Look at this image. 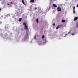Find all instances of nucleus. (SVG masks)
Returning <instances> with one entry per match:
<instances>
[{
    "mask_svg": "<svg viewBox=\"0 0 78 78\" xmlns=\"http://www.w3.org/2000/svg\"><path fill=\"white\" fill-rule=\"evenodd\" d=\"M77 19H78V17H75V18H74V21H76L77 20Z\"/></svg>",
    "mask_w": 78,
    "mask_h": 78,
    "instance_id": "nucleus-5",
    "label": "nucleus"
},
{
    "mask_svg": "<svg viewBox=\"0 0 78 78\" xmlns=\"http://www.w3.org/2000/svg\"><path fill=\"white\" fill-rule=\"evenodd\" d=\"M1 9L0 8V11H1Z\"/></svg>",
    "mask_w": 78,
    "mask_h": 78,
    "instance_id": "nucleus-24",
    "label": "nucleus"
},
{
    "mask_svg": "<svg viewBox=\"0 0 78 78\" xmlns=\"http://www.w3.org/2000/svg\"><path fill=\"white\" fill-rule=\"evenodd\" d=\"M69 33H70V32H68V34H69Z\"/></svg>",
    "mask_w": 78,
    "mask_h": 78,
    "instance_id": "nucleus-25",
    "label": "nucleus"
},
{
    "mask_svg": "<svg viewBox=\"0 0 78 78\" xmlns=\"http://www.w3.org/2000/svg\"><path fill=\"white\" fill-rule=\"evenodd\" d=\"M36 36H35L34 37V39H36Z\"/></svg>",
    "mask_w": 78,
    "mask_h": 78,
    "instance_id": "nucleus-14",
    "label": "nucleus"
},
{
    "mask_svg": "<svg viewBox=\"0 0 78 78\" xmlns=\"http://www.w3.org/2000/svg\"><path fill=\"white\" fill-rule=\"evenodd\" d=\"M23 25H24V27H25V28H26V29H27V27L26 23H23Z\"/></svg>",
    "mask_w": 78,
    "mask_h": 78,
    "instance_id": "nucleus-2",
    "label": "nucleus"
},
{
    "mask_svg": "<svg viewBox=\"0 0 78 78\" xmlns=\"http://www.w3.org/2000/svg\"><path fill=\"white\" fill-rule=\"evenodd\" d=\"M22 19L21 18L19 19V22H20L21 21Z\"/></svg>",
    "mask_w": 78,
    "mask_h": 78,
    "instance_id": "nucleus-11",
    "label": "nucleus"
},
{
    "mask_svg": "<svg viewBox=\"0 0 78 78\" xmlns=\"http://www.w3.org/2000/svg\"><path fill=\"white\" fill-rule=\"evenodd\" d=\"M77 27H78V25H77Z\"/></svg>",
    "mask_w": 78,
    "mask_h": 78,
    "instance_id": "nucleus-23",
    "label": "nucleus"
},
{
    "mask_svg": "<svg viewBox=\"0 0 78 78\" xmlns=\"http://www.w3.org/2000/svg\"><path fill=\"white\" fill-rule=\"evenodd\" d=\"M62 23L65 22V20H62Z\"/></svg>",
    "mask_w": 78,
    "mask_h": 78,
    "instance_id": "nucleus-9",
    "label": "nucleus"
},
{
    "mask_svg": "<svg viewBox=\"0 0 78 78\" xmlns=\"http://www.w3.org/2000/svg\"><path fill=\"white\" fill-rule=\"evenodd\" d=\"M57 11L61 12V8H60V7H57Z\"/></svg>",
    "mask_w": 78,
    "mask_h": 78,
    "instance_id": "nucleus-1",
    "label": "nucleus"
},
{
    "mask_svg": "<svg viewBox=\"0 0 78 78\" xmlns=\"http://www.w3.org/2000/svg\"><path fill=\"white\" fill-rule=\"evenodd\" d=\"M26 34H27V35L28 34V31H27V33H26Z\"/></svg>",
    "mask_w": 78,
    "mask_h": 78,
    "instance_id": "nucleus-15",
    "label": "nucleus"
},
{
    "mask_svg": "<svg viewBox=\"0 0 78 78\" xmlns=\"http://www.w3.org/2000/svg\"><path fill=\"white\" fill-rule=\"evenodd\" d=\"M10 4H12V3L10 2Z\"/></svg>",
    "mask_w": 78,
    "mask_h": 78,
    "instance_id": "nucleus-18",
    "label": "nucleus"
},
{
    "mask_svg": "<svg viewBox=\"0 0 78 78\" xmlns=\"http://www.w3.org/2000/svg\"><path fill=\"white\" fill-rule=\"evenodd\" d=\"M7 5H10V4H7Z\"/></svg>",
    "mask_w": 78,
    "mask_h": 78,
    "instance_id": "nucleus-21",
    "label": "nucleus"
},
{
    "mask_svg": "<svg viewBox=\"0 0 78 78\" xmlns=\"http://www.w3.org/2000/svg\"><path fill=\"white\" fill-rule=\"evenodd\" d=\"M30 2L33 3V2H34V0H30Z\"/></svg>",
    "mask_w": 78,
    "mask_h": 78,
    "instance_id": "nucleus-10",
    "label": "nucleus"
},
{
    "mask_svg": "<svg viewBox=\"0 0 78 78\" xmlns=\"http://www.w3.org/2000/svg\"><path fill=\"white\" fill-rule=\"evenodd\" d=\"M61 27V25H58V26H57V27H56V29H59V28H60V27Z\"/></svg>",
    "mask_w": 78,
    "mask_h": 78,
    "instance_id": "nucleus-3",
    "label": "nucleus"
},
{
    "mask_svg": "<svg viewBox=\"0 0 78 78\" xmlns=\"http://www.w3.org/2000/svg\"><path fill=\"white\" fill-rule=\"evenodd\" d=\"M67 36V34H65V36H64V37H66Z\"/></svg>",
    "mask_w": 78,
    "mask_h": 78,
    "instance_id": "nucleus-20",
    "label": "nucleus"
},
{
    "mask_svg": "<svg viewBox=\"0 0 78 78\" xmlns=\"http://www.w3.org/2000/svg\"><path fill=\"white\" fill-rule=\"evenodd\" d=\"M41 38H42V39H44V35L42 36V37H41Z\"/></svg>",
    "mask_w": 78,
    "mask_h": 78,
    "instance_id": "nucleus-12",
    "label": "nucleus"
},
{
    "mask_svg": "<svg viewBox=\"0 0 78 78\" xmlns=\"http://www.w3.org/2000/svg\"><path fill=\"white\" fill-rule=\"evenodd\" d=\"M53 6L54 7H57V5H56V4H53Z\"/></svg>",
    "mask_w": 78,
    "mask_h": 78,
    "instance_id": "nucleus-4",
    "label": "nucleus"
},
{
    "mask_svg": "<svg viewBox=\"0 0 78 78\" xmlns=\"http://www.w3.org/2000/svg\"><path fill=\"white\" fill-rule=\"evenodd\" d=\"M55 25V23L53 24V26H54Z\"/></svg>",
    "mask_w": 78,
    "mask_h": 78,
    "instance_id": "nucleus-16",
    "label": "nucleus"
},
{
    "mask_svg": "<svg viewBox=\"0 0 78 78\" xmlns=\"http://www.w3.org/2000/svg\"><path fill=\"white\" fill-rule=\"evenodd\" d=\"M42 44V42H38V44L39 45H41V44Z\"/></svg>",
    "mask_w": 78,
    "mask_h": 78,
    "instance_id": "nucleus-8",
    "label": "nucleus"
},
{
    "mask_svg": "<svg viewBox=\"0 0 78 78\" xmlns=\"http://www.w3.org/2000/svg\"><path fill=\"white\" fill-rule=\"evenodd\" d=\"M71 35H72V36H74V34H71Z\"/></svg>",
    "mask_w": 78,
    "mask_h": 78,
    "instance_id": "nucleus-17",
    "label": "nucleus"
},
{
    "mask_svg": "<svg viewBox=\"0 0 78 78\" xmlns=\"http://www.w3.org/2000/svg\"><path fill=\"white\" fill-rule=\"evenodd\" d=\"M21 2H22V4H23V5H25V3L24 2V1H23V0H21Z\"/></svg>",
    "mask_w": 78,
    "mask_h": 78,
    "instance_id": "nucleus-7",
    "label": "nucleus"
},
{
    "mask_svg": "<svg viewBox=\"0 0 78 78\" xmlns=\"http://www.w3.org/2000/svg\"><path fill=\"white\" fill-rule=\"evenodd\" d=\"M78 7V4L77 5V7Z\"/></svg>",
    "mask_w": 78,
    "mask_h": 78,
    "instance_id": "nucleus-19",
    "label": "nucleus"
},
{
    "mask_svg": "<svg viewBox=\"0 0 78 78\" xmlns=\"http://www.w3.org/2000/svg\"><path fill=\"white\" fill-rule=\"evenodd\" d=\"M76 12H75V7H73V14H75Z\"/></svg>",
    "mask_w": 78,
    "mask_h": 78,
    "instance_id": "nucleus-6",
    "label": "nucleus"
},
{
    "mask_svg": "<svg viewBox=\"0 0 78 78\" xmlns=\"http://www.w3.org/2000/svg\"><path fill=\"white\" fill-rule=\"evenodd\" d=\"M37 23H38V19H37Z\"/></svg>",
    "mask_w": 78,
    "mask_h": 78,
    "instance_id": "nucleus-13",
    "label": "nucleus"
},
{
    "mask_svg": "<svg viewBox=\"0 0 78 78\" xmlns=\"http://www.w3.org/2000/svg\"><path fill=\"white\" fill-rule=\"evenodd\" d=\"M35 10H37V8H35Z\"/></svg>",
    "mask_w": 78,
    "mask_h": 78,
    "instance_id": "nucleus-22",
    "label": "nucleus"
}]
</instances>
